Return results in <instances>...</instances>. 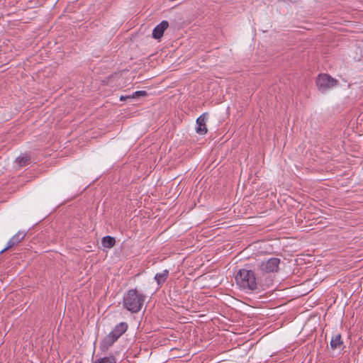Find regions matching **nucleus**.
Instances as JSON below:
<instances>
[{
    "mask_svg": "<svg viewBox=\"0 0 363 363\" xmlns=\"http://www.w3.org/2000/svg\"><path fill=\"white\" fill-rule=\"evenodd\" d=\"M145 296L136 289L128 290L123 296V306L128 311L136 313L143 308Z\"/></svg>",
    "mask_w": 363,
    "mask_h": 363,
    "instance_id": "obj_1",
    "label": "nucleus"
},
{
    "mask_svg": "<svg viewBox=\"0 0 363 363\" xmlns=\"http://www.w3.org/2000/svg\"><path fill=\"white\" fill-rule=\"evenodd\" d=\"M235 279L240 289L251 291L257 289L256 277L252 270L240 269L235 274Z\"/></svg>",
    "mask_w": 363,
    "mask_h": 363,
    "instance_id": "obj_2",
    "label": "nucleus"
},
{
    "mask_svg": "<svg viewBox=\"0 0 363 363\" xmlns=\"http://www.w3.org/2000/svg\"><path fill=\"white\" fill-rule=\"evenodd\" d=\"M337 80L333 78L328 74H320L316 79V85L321 92H325L331 88L335 86Z\"/></svg>",
    "mask_w": 363,
    "mask_h": 363,
    "instance_id": "obj_3",
    "label": "nucleus"
},
{
    "mask_svg": "<svg viewBox=\"0 0 363 363\" xmlns=\"http://www.w3.org/2000/svg\"><path fill=\"white\" fill-rule=\"evenodd\" d=\"M280 262V259L272 257L267 260L261 262L259 264V270L262 274L277 272Z\"/></svg>",
    "mask_w": 363,
    "mask_h": 363,
    "instance_id": "obj_4",
    "label": "nucleus"
},
{
    "mask_svg": "<svg viewBox=\"0 0 363 363\" xmlns=\"http://www.w3.org/2000/svg\"><path fill=\"white\" fill-rule=\"evenodd\" d=\"M118 340L111 333L106 335L100 342L99 348L101 351L106 352Z\"/></svg>",
    "mask_w": 363,
    "mask_h": 363,
    "instance_id": "obj_5",
    "label": "nucleus"
},
{
    "mask_svg": "<svg viewBox=\"0 0 363 363\" xmlns=\"http://www.w3.org/2000/svg\"><path fill=\"white\" fill-rule=\"evenodd\" d=\"M208 120V113H204L201 115L196 119L197 127L196 131L199 135H205L208 132V129L206 127V121Z\"/></svg>",
    "mask_w": 363,
    "mask_h": 363,
    "instance_id": "obj_6",
    "label": "nucleus"
},
{
    "mask_svg": "<svg viewBox=\"0 0 363 363\" xmlns=\"http://www.w3.org/2000/svg\"><path fill=\"white\" fill-rule=\"evenodd\" d=\"M26 233L23 231H18L16 234H15L8 242L7 246L3 249L0 253H3L4 252L11 249L13 246L17 245L20 243L23 238H25Z\"/></svg>",
    "mask_w": 363,
    "mask_h": 363,
    "instance_id": "obj_7",
    "label": "nucleus"
},
{
    "mask_svg": "<svg viewBox=\"0 0 363 363\" xmlns=\"http://www.w3.org/2000/svg\"><path fill=\"white\" fill-rule=\"evenodd\" d=\"M128 325L126 322H121L117 324L110 332L114 337L118 340L128 330Z\"/></svg>",
    "mask_w": 363,
    "mask_h": 363,
    "instance_id": "obj_8",
    "label": "nucleus"
},
{
    "mask_svg": "<svg viewBox=\"0 0 363 363\" xmlns=\"http://www.w3.org/2000/svg\"><path fill=\"white\" fill-rule=\"evenodd\" d=\"M169 23L167 21H162L152 30V37L155 39H160L162 37L164 30L168 28Z\"/></svg>",
    "mask_w": 363,
    "mask_h": 363,
    "instance_id": "obj_9",
    "label": "nucleus"
},
{
    "mask_svg": "<svg viewBox=\"0 0 363 363\" xmlns=\"http://www.w3.org/2000/svg\"><path fill=\"white\" fill-rule=\"evenodd\" d=\"M169 270L164 269L162 272L157 273L155 276V280L159 286H161L166 281L169 277Z\"/></svg>",
    "mask_w": 363,
    "mask_h": 363,
    "instance_id": "obj_10",
    "label": "nucleus"
},
{
    "mask_svg": "<svg viewBox=\"0 0 363 363\" xmlns=\"http://www.w3.org/2000/svg\"><path fill=\"white\" fill-rule=\"evenodd\" d=\"M342 344L343 342L342 341L341 335L338 333L333 336L330 340V345L333 350H335L337 348H339Z\"/></svg>",
    "mask_w": 363,
    "mask_h": 363,
    "instance_id": "obj_11",
    "label": "nucleus"
},
{
    "mask_svg": "<svg viewBox=\"0 0 363 363\" xmlns=\"http://www.w3.org/2000/svg\"><path fill=\"white\" fill-rule=\"evenodd\" d=\"M116 244V240L113 237L107 235L102 238L101 245L106 248H112Z\"/></svg>",
    "mask_w": 363,
    "mask_h": 363,
    "instance_id": "obj_12",
    "label": "nucleus"
},
{
    "mask_svg": "<svg viewBox=\"0 0 363 363\" xmlns=\"http://www.w3.org/2000/svg\"><path fill=\"white\" fill-rule=\"evenodd\" d=\"M93 363H116V359L113 355H109L96 359Z\"/></svg>",
    "mask_w": 363,
    "mask_h": 363,
    "instance_id": "obj_13",
    "label": "nucleus"
},
{
    "mask_svg": "<svg viewBox=\"0 0 363 363\" xmlns=\"http://www.w3.org/2000/svg\"><path fill=\"white\" fill-rule=\"evenodd\" d=\"M30 160V157L28 155H25L18 157L16 159V162L18 163V164L20 167H24L29 163Z\"/></svg>",
    "mask_w": 363,
    "mask_h": 363,
    "instance_id": "obj_14",
    "label": "nucleus"
},
{
    "mask_svg": "<svg viewBox=\"0 0 363 363\" xmlns=\"http://www.w3.org/2000/svg\"><path fill=\"white\" fill-rule=\"evenodd\" d=\"M147 93L145 91H138L133 93L132 98L140 96H146Z\"/></svg>",
    "mask_w": 363,
    "mask_h": 363,
    "instance_id": "obj_15",
    "label": "nucleus"
},
{
    "mask_svg": "<svg viewBox=\"0 0 363 363\" xmlns=\"http://www.w3.org/2000/svg\"><path fill=\"white\" fill-rule=\"evenodd\" d=\"M129 98H132V96H121L120 97V100L123 101H125L126 99H129Z\"/></svg>",
    "mask_w": 363,
    "mask_h": 363,
    "instance_id": "obj_16",
    "label": "nucleus"
}]
</instances>
